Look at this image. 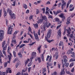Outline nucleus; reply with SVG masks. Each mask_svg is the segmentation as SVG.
Instances as JSON below:
<instances>
[{
  "label": "nucleus",
  "instance_id": "f257e3e1",
  "mask_svg": "<svg viewBox=\"0 0 75 75\" xmlns=\"http://www.w3.org/2000/svg\"><path fill=\"white\" fill-rule=\"evenodd\" d=\"M51 30L50 29L47 32V37H45V39L49 43H50L51 42H52L54 41V40H48L47 38H49L50 37L51 35Z\"/></svg>",
  "mask_w": 75,
  "mask_h": 75
},
{
  "label": "nucleus",
  "instance_id": "f03ea898",
  "mask_svg": "<svg viewBox=\"0 0 75 75\" xmlns=\"http://www.w3.org/2000/svg\"><path fill=\"white\" fill-rule=\"evenodd\" d=\"M42 19H40V20H38V21L37 22V23L38 24H41L42 23L43 21H44V20H45V21L46 22L48 21L47 20V18L46 16H42Z\"/></svg>",
  "mask_w": 75,
  "mask_h": 75
},
{
  "label": "nucleus",
  "instance_id": "7ed1b4c3",
  "mask_svg": "<svg viewBox=\"0 0 75 75\" xmlns=\"http://www.w3.org/2000/svg\"><path fill=\"white\" fill-rule=\"evenodd\" d=\"M4 33V32L2 30H0V41H2L3 39L4 38L3 35Z\"/></svg>",
  "mask_w": 75,
  "mask_h": 75
},
{
  "label": "nucleus",
  "instance_id": "20e7f679",
  "mask_svg": "<svg viewBox=\"0 0 75 75\" xmlns=\"http://www.w3.org/2000/svg\"><path fill=\"white\" fill-rule=\"evenodd\" d=\"M62 4L61 5L62 9L63 10L65 8V6H66L67 5V3L65 2V1L64 0H62Z\"/></svg>",
  "mask_w": 75,
  "mask_h": 75
},
{
  "label": "nucleus",
  "instance_id": "39448f33",
  "mask_svg": "<svg viewBox=\"0 0 75 75\" xmlns=\"http://www.w3.org/2000/svg\"><path fill=\"white\" fill-rule=\"evenodd\" d=\"M62 4L61 5L62 9L63 10L65 8V6H66L67 5V3L65 2V1L64 0H62Z\"/></svg>",
  "mask_w": 75,
  "mask_h": 75
},
{
  "label": "nucleus",
  "instance_id": "423d86ee",
  "mask_svg": "<svg viewBox=\"0 0 75 75\" xmlns=\"http://www.w3.org/2000/svg\"><path fill=\"white\" fill-rule=\"evenodd\" d=\"M7 45L6 44L4 47L3 48V50H2L3 54L6 57H7V55L6 54V52H5L4 50H6V49H7Z\"/></svg>",
  "mask_w": 75,
  "mask_h": 75
},
{
  "label": "nucleus",
  "instance_id": "0eeeda50",
  "mask_svg": "<svg viewBox=\"0 0 75 75\" xmlns=\"http://www.w3.org/2000/svg\"><path fill=\"white\" fill-rule=\"evenodd\" d=\"M13 28H11V26L8 27V34H11V32H13Z\"/></svg>",
  "mask_w": 75,
  "mask_h": 75
},
{
  "label": "nucleus",
  "instance_id": "6e6552de",
  "mask_svg": "<svg viewBox=\"0 0 75 75\" xmlns=\"http://www.w3.org/2000/svg\"><path fill=\"white\" fill-rule=\"evenodd\" d=\"M67 30V33L68 34L67 35L68 36H69V34H71V28H69V29Z\"/></svg>",
  "mask_w": 75,
  "mask_h": 75
},
{
  "label": "nucleus",
  "instance_id": "1a4fd4ad",
  "mask_svg": "<svg viewBox=\"0 0 75 75\" xmlns=\"http://www.w3.org/2000/svg\"><path fill=\"white\" fill-rule=\"evenodd\" d=\"M34 35L35 36V39L36 40H37V41H40L39 38H38V35H37V34H36Z\"/></svg>",
  "mask_w": 75,
  "mask_h": 75
},
{
  "label": "nucleus",
  "instance_id": "9d476101",
  "mask_svg": "<svg viewBox=\"0 0 75 75\" xmlns=\"http://www.w3.org/2000/svg\"><path fill=\"white\" fill-rule=\"evenodd\" d=\"M7 12H8L9 14L10 15H11L12 14H13V12L11 10H10L9 8H8Z\"/></svg>",
  "mask_w": 75,
  "mask_h": 75
},
{
  "label": "nucleus",
  "instance_id": "9b49d317",
  "mask_svg": "<svg viewBox=\"0 0 75 75\" xmlns=\"http://www.w3.org/2000/svg\"><path fill=\"white\" fill-rule=\"evenodd\" d=\"M37 55V54L35 52H33L32 54V56L33 57H35Z\"/></svg>",
  "mask_w": 75,
  "mask_h": 75
},
{
  "label": "nucleus",
  "instance_id": "f8f14e48",
  "mask_svg": "<svg viewBox=\"0 0 75 75\" xmlns=\"http://www.w3.org/2000/svg\"><path fill=\"white\" fill-rule=\"evenodd\" d=\"M64 15L63 14L61 13L60 15H59V17H61V18H62L63 19H65V17L64 16Z\"/></svg>",
  "mask_w": 75,
  "mask_h": 75
},
{
  "label": "nucleus",
  "instance_id": "ddd939ff",
  "mask_svg": "<svg viewBox=\"0 0 75 75\" xmlns=\"http://www.w3.org/2000/svg\"><path fill=\"white\" fill-rule=\"evenodd\" d=\"M65 70V68H63V69L62 70L61 72L60 73V75H62L63 74H65V71H64Z\"/></svg>",
  "mask_w": 75,
  "mask_h": 75
},
{
  "label": "nucleus",
  "instance_id": "4468645a",
  "mask_svg": "<svg viewBox=\"0 0 75 75\" xmlns=\"http://www.w3.org/2000/svg\"><path fill=\"white\" fill-rule=\"evenodd\" d=\"M61 29H60L59 30V31L58 32V34L59 35V37H61Z\"/></svg>",
  "mask_w": 75,
  "mask_h": 75
},
{
  "label": "nucleus",
  "instance_id": "2eb2a0df",
  "mask_svg": "<svg viewBox=\"0 0 75 75\" xmlns=\"http://www.w3.org/2000/svg\"><path fill=\"white\" fill-rule=\"evenodd\" d=\"M71 54H72V55H71V57H72V58H74L75 59V53L74 52H71Z\"/></svg>",
  "mask_w": 75,
  "mask_h": 75
},
{
  "label": "nucleus",
  "instance_id": "dca6fc26",
  "mask_svg": "<svg viewBox=\"0 0 75 75\" xmlns=\"http://www.w3.org/2000/svg\"><path fill=\"white\" fill-rule=\"evenodd\" d=\"M67 21L66 23V24H69V23H70V20H71V19H70V18H68L67 19Z\"/></svg>",
  "mask_w": 75,
  "mask_h": 75
},
{
  "label": "nucleus",
  "instance_id": "f3484780",
  "mask_svg": "<svg viewBox=\"0 0 75 75\" xmlns=\"http://www.w3.org/2000/svg\"><path fill=\"white\" fill-rule=\"evenodd\" d=\"M71 0H69L67 4V8H68L69 6V4L71 3Z\"/></svg>",
  "mask_w": 75,
  "mask_h": 75
},
{
  "label": "nucleus",
  "instance_id": "a211bd4d",
  "mask_svg": "<svg viewBox=\"0 0 75 75\" xmlns=\"http://www.w3.org/2000/svg\"><path fill=\"white\" fill-rule=\"evenodd\" d=\"M33 25L36 28H38V25L37 23L33 24Z\"/></svg>",
  "mask_w": 75,
  "mask_h": 75
},
{
  "label": "nucleus",
  "instance_id": "6ab92c4d",
  "mask_svg": "<svg viewBox=\"0 0 75 75\" xmlns=\"http://www.w3.org/2000/svg\"><path fill=\"white\" fill-rule=\"evenodd\" d=\"M18 54L20 58H22L23 57V55L21 54V52H19Z\"/></svg>",
  "mask_w": 75,
  "mask_h": 75
},
{
  "label": "nucleus",
  "instance_id": "aec40b11",
  "mask_svg": "<svg viewBox=\"0 0 75 75\" xmlns=\"http://www.w3.org/2000/svg\"><path fill=\"white\" fill-rule=\"evenodd\" d=\"M41 57L42 61L44 62V55H43V54H42L41 55Z\"/></svg>",
  "mask_w": 75,
  "mask_h": 75
},
{
  "label": "nucleus",
  "instance_id": "412c9836",
  "mask_svg": "<svg viewBox=\"0 0 75 75\" xmlns=\"http://www.w3.org/2000/svg\"><path fill=\"white\" fill-rule=\"evenodd\" d=\"M6 44V41L4 40L2 44V48H4V45Z\"/></svg>",
  "mask_w": 75,
  "mask_h": 75
},
{
  "label": "nucleus",
  "instance_id": "4be33fe9",
  "mask_svg": "<svg viewBox=\"0 0 75 75\" xmlns=\"http://www.w3.org/2000/svg\"><path fill=\"white\" fill-rule=\"evenodd\" d=\"M64 45V43H63V42L60 41L59 44V46H62V45Z\"/></svg>",
  "mask_w": 75,
  "mask_h": 75
},
{
  "label": "nucleus",
  "instance_id": "5701e85b",
  "mask_svg": "<svg viewBox=\"0 0 75 75\" xmlns=\"http://www.w3.org/2000/svg\"><path fill=\"white\" fill-rule=\"evenodd\" d=\"M56 59H57L58 58V52H57L55 53Z\"/></svg>",
  "mask_w": 75,
  "mask_h": 75
},
{
  "label": "nucleus",
  "instance_id": "b1692460",
  "mask_svg": "<svg viewBox=\"0 0 75 75\" xmlns=\"http://www.w3.org/2000/svg\"><path fill=\"white\" fill-rule=\"evenodd\" d=\"M42 46L40 45L38 48V50L39 53H40V52H41V47Z\"/></svg>",
  "mask_w": 75,
  "mask_h": 75
},
{
  "label": "nucleus",
  "instance_id": "393cba45",
  "mask_svg": "<svg viewBox=\"0 0 75 75\" xmlns=\"http://www.w3.org/2000/svg\"><path fill=\"white\" fill-rule=\"evenodd\" d=\"M28 61H30V59H27L25 61V65H26L27 64H28Z\"/></svg>",
  "mask_w": 75,
  "mask_h": 75
},
{
  "label": "nucleus",
  "instance_id": "a878e982",
  "mask_svg": "<svg viewBox=\"0 0 75 75\" xmlns=\"http://www.w3.org/2000/svg\"><path fill=\"white\" fill-rule=\"evenodd\" d=\"M16 42H16V39H15L14 40H12V43H13L15 44H16Z\"/></svg>",
  "mask_w": 75,
  "mask_h": 75
},
{
  "label": "nucleus",
  "instance_id": "bb28decb",
  "mask_svg": "<svg viewBox=\"0 0 75 75\" xmlns=\"http://www.w3.org/2000/svg\"><path fill=\"white\" fill-rule=\"evenodd\" d=\"M64 65L67 67H68L69 66V63H65L64 64Z\"/></svg>",
  "mask_w": 75,
  "mask_h": 75
},
{
  "label": "nucleus",
  "instance_id": "cd10ccee",
  "mask_svg": "<svg viewBox=\"0 0 75 75\" xmlns=\"http://www.w3.org/2000/svg\"><path fill=\"white\" fill-rule=\"evenodd\" d=\"M46 71H47V69L46 68H44L42 69V74H44V72H46Z\"/></svg>",
  "mask_w": 75,
  "mask_h": 75
},
{
  "label": "nucleus",
  "instance_id": "c85d7f7f",
  "mask_svg": "<svg viewBox=\"0 0 75 75\" xmlns=\"http://www.w3.org/2000/svg\"><path fill=\"white\" fill-rule=\"evenodd\" d=\"M10 16H11L12 19H13V18L15 16V14H14V13H13V14H12L11 15H10Z\"/></svg>",
  "mask_w": 75,
  "mask_h": 75
},
{
  "label": "nucleus",
  "instance_id": "c756f323",
  "mask_svg": "<svg viewBox=\"0 0 75 75\" xmlns=\"http://www.w3.org/2000/svg\"><path fill=\"white\" fill-rule=\"evenodd\" d=\"M33 63L32 62H30L29 63H28V66L30 67L31 65H32Z\"/></svg>",
  "mask_w": 75,
  "mask_h": 75
},
{
  "label": "nucleus",
  "instance_id": "7c9ffc66",
  "mask_svg": "<svg viewBox=\"0 0 75 75\" xmlns=\"http://www.w3.org/2000/svg\"><path fill=\"white\" fill-rule=\"evenodd\" d=\"M23 8H25V9L27 8V5L24 4H23Z\"/></svg>",
  "mask_w": 75,
  "mask_h": 75
},
{
  "label": "nucleus",
  "instance_id": "2f4dec72",
  "mask_svg": "<svg viewBox=\"0 0 75 75\" xmlns=\"http://www.w3.org/2000/svg\"><path fill=\"white\" fill-rule=\"evenodd\" d=\"M13 53L14 57H16V52L13 51Z\"/></svg>",
  "mask_w": 75,
  "mask_h": 75
},
{
  "label": "nucleus",
  "instance_id": "473e14b6",
  "mask_svg": "<svg viewBox=\"0 0 75 75\" xmlns=\"http://www.w3.org/2000/svg\"><path fill=\"white\" fill-rule=\"evenodd\" d=\"M55 21H56V22H58V21H59V19L58 18H55Z\"/></svg>",
  "mask_w": 75,
  "mask_h": 75
},
{
  "label": "nucleus",
  "instance_id": "72a5a7b5",
  "mask_svg": "<svg viewBox=\"0 0 75 75\" xmlns=\"http://www.w3.org/2000/svg\"><path fill=\"white\" fill-rule=\"evenodd\" d=\"M24 46H25V44H23L20 46V48H23Z\"/></svg>",
  "mask_w": 75,
  "mask_h": 75
},
{
  "label": "nucleus",
  "instance_id": "f704fd0d",
  "mask_svg": "<svg viewBox=\"0 0 75 75\" xmlns=\"http://www.w3.org/2000/svg\"><path fill=\"white\" fill-rule=\"evenodd\" d=\"M52 59V56H50L49 60V62H51V61Z\"/></svg>",
  "mask_w": 75,
  "mask_h": 75
},
{
  "label": "nucleus",
  "instance_id": "c9c22d12",
  "mask_svg": "<svg viewBox=\"0 0 75 75\" xmlns=\"http://www.w3.org/2000/svg\"><path fill=\"white\" fill-rule=\"evenodd\" d=\"M74 58H72L70 60H69V62H71L72 61H75V58H74Z\"/></svg>",
  "mask_w": 75,
  "mask_h": 75
},
{
  "label": "nucleus",
  "instance_id": "e433bc0d",
  "mask_svg": "<svg viewBox=\"0 0 75 75\" xmlns=\"http://www.w3.org/2000/svg\"><path fill=\"white\" fill-rule=\"evenodd\" d=\"M38 59L39 63H40L41 62V58H40V57H38Z\"/></svg>",
  "mask_w": 75,
  "mask_h": 75
},
{
  "label": "nucleus",
  "instance_id": "4c0bfd02",
  "mask_svg": "<svg viewBox=\"0 0 75 75\" xmlns=\"http://www.w3.org/2000/svg\"><path fill=\"white\" fill-rule=\"evenodd\" d=\"M47 64L48 65H49L50 67H51V66H52V63H47Z\"/></svg>",
  "mask_w": 75,
  "mask_h": 75
},
{
  "label": "nucleus",
  "instance_id": "58836bf2",
  "mask_svg": "<svg viewBox=\"0 0 75 75\" xmlns=\"http://www.w3.org/2000/svg\"><path fill=\"white\" fill-rule=\"evenodd\" d=\"M33 16L31 15L29 18V20H31V19L33 20Z\"/></svg>",
  "mask_w": 75,
  "mask_h": 75
},
{
  "label": "nucleus",
  "instance_id": "ea45409f",
  "mask_svg": "<svg viewBox=\"0 0 75 75\" xmlns=\"http://www.w3.org/2000/svg\"><path fill=\"white\" fill-rule=\"evenodd\" d=\"M5 74H6V72H0V75H5Z\"/></svg>",
  "mask_w": 75,
  "mask_h": 75
},
{
  "label": "nucleus",
  "instance_id": "a19ab883",
  "mask_svg": "<svg viewBox=\"0 0 75 75\" xmlns=\"http://www.w3.org/2000/svg\"><path fill=\"white\" fill-rule=\"evenodd\" d=\"M29 30L30 32V33H32V31H31V28L30 27H29Z\"/></svg>",
  "mask_w": 75,
  "mask_h": 75
},
{
  "label": "nucleus",
  "instance_id": "79ce46f5",
  "mask_svg": "<svg viewBox=\"0 0 75 75\" xmlns=\"http://www.w3.org/2000/svg\"><path fill=\"white\" fill-rule=\"evenodd\" d=\"M17 60V58H16L14 59V60L13 61V63H15V62H16Z\"/></svg>",
  "mask_w": 75,
  "mask_h": 75
},
{
  "label": "nucleus",
  "instance_id": "37998d69",
  "mask_svg": "<svg viewBox=\"0 0 75 75\" xmlns=\"http://www.w3.org/2000/svg\"><path fill=\"white\" fill-rule=\"evenodd\" d=\"M73 65H74V63H72L70 64L69 67H72Z\"/></svg>",
  "mask_w": 75,
  "mask_h": 75
},
{
  "label": "nucleus",
  "instance_id": "c03bdc74",
  "mask_svg": "<svg viewBox=\"0 0 75 75\" xmlns=\"http://www.w3.org/2000/svg\"><path fill=\"white\" fill-rule=\"evenodd\" d=\"M53 13H54V14L55 16H57V15L58 14V13H57V12H56L55 11H54Z\"/></svg>",
  "mask_w": 75,
  "mask_h": 75
},
{
  "label": "nucleus",
  "instance_id": "a18cd8bd",
  "mask_svg": "<svg viewBox=\"0 0 75 75\" xmlns=\"http://www.w3.org/2000/svg\"><path fill=\"white\" fill-rule=\"evenodd\" d=\"M67 61V60L66 58H64V62L65 63H66Z\"/></svg>",
  "mask_w": 75,
  "mask_h": 75
},
{
  "label": "nucleus",
  "instance_id": "49530a36",
  "mask_svg": "<svg viewBox=\"0 0 75 75\" xmlns=\"http://www.w3.org/2000/svg\"><path fill=\"white\" fill-rule=\"evenodd\" d=\"M7 62H5L4 63V67L5 68V67H7Z\"/></svg>",
  "mask_w": 75,
  "mask_h": 75
},
{
  "label": "nucleus",
  "instance_id": "de8ad7c7",
  "mask_svg": "<svg viewBox=\"0 0 75 75\" xmlns=\"http://www.w3.org/2000/svg\"><path fill=\"white\" fill-rule=\"evenodd\" d=\"M57 14H58V13H61V11L59 10L57 11Z\"/></svg>",
  "mask_w": 75,
  "mask_h": 75
},
{
  "label": "nucleus",
  "instance_id": "09e8293b",
  "mask_svg": "<svg viewBox=\"0 0 75 75\" xmlns=\"http://www.w3.org/2000/svg\"><path fill=\"white\" fill-rule=\"evenodd\" d=\"M34 58V57L32 56V57L30 58V60L31 62H32V61H33V58Z\"/></svg>",
  "mask_w": 75,
  "mask_h": 75
},
{
  "label": "nucleus",
  "instance_id": "8fccbe9b",
  "mask_svg": "<svg viewBox=\"0 0 75 75\" xmlns=\"http://www.w3.org/2000/svg\"><path fill=\"white\" fill-rule=\"evenodd\" d=\"M31 67H29L28 68V72H30V71H31Z\"/></svg>",
  "mask_w": 75,
  "mask_h": 75
},
{
  "label": "nucleus",
  "instance_id": "3c124183",
  "mask_svg": "<svg viewBox=\"0 0 75 75\" xmlns=\"http://www.w3.org/2000/svg\"><path fill=\"white\" fill-rule=\"evenodd\" d=\"M42 10L43 11V13L44 14L45 13V8H43L42 9Z\"/></svg>",
  "mask_w": 75,
  "mask_h": 75
},
{
  "label": "nucleus",
  "instance_id": "603ef678",
  "mask_svg": "<svg viewBox=\"0 0 75 75\" xmlns=\"http://www.w3.org/2000/svg\"><path fill=\"white\" fill-rule=\"evenodd\" d=\"M58 22V24H61V23H62V21H59Z\"/></svg>",
  "mask_w": 75,
  "mask_h": 75
},
{
  "label": "nucleus",
  "instance_id": "864d4df0",
  "mask_svg": "<svg viewBox=\"0 0 75 75\" xmlns=\"http://www.w3.org/2000/svg\"><path fill=\"white\" fill-rule=\"evenodd\" d=\"M13 4L12 5L13 6H14L16 5V1H14L13 2Z\"/></svg>",
  "mask_w": 75,
  "mask_h": 75
},
{
  "label": "nucleus",
  "instance_id": "5fc2aeb1",
  "mask_svg": "<svg viewBox=\"0 0 75 75\" xmlns=\"http://www.w3.org/2000/svg\"><path fill=\"white\" fill-rule=\"evenodd\" d=\"M71 72H74V67H73L71 70Z\"/></svg>",
  "mask_w": 75,
  "mask_h": 75
},
{
  "label": "nucleus",
  "instance_id": "6e6d98bb",
  "mask_svg": "<svg viewBox=\"0 0 75 75\" xmlns=\"http://www.w3.org/2000/svg\"><path fill=\"white\" fill-rule=\"evenodd\" d=\"M74 10V7H73V8L70 9V11H73Z\"/></svg>",
  "mask_w": 75,
  "mask_h": 75
},
{
  "label": "nucleus",
  "instance_id": "4d7b16f0",
  "mask_svg": "<svg viewBox=\"0 0 75 75\" xmlns=\"http://www.w3.org/2000/svg\"><path fill=\"white\" fill-rule=\"evenodd\" d=\"M50 57V56L48 55L47 56V58L46 59V61H47L48 60V59H49V58Z\"/></svg>",
  "mask_w": 75,
  "mask_h": 75
},
{
  "label": "nucleus",
  "instance_id": "13d9d810",
  "mask_svg": "<svg viewBox=\"0 0 75 75\" xmlns=\"http://www.w3.org/2000/svg\"><path fill=\"white\" fill-rule=\"evenodd\" d=\"M72 7H73V5H72V4H71L69 6V8H72Z\"/></svg>",
  "mask_w": 75,
  "mask_h": 75
},
{
  "label": "nucleus",
  "instance_id": "bf43d9fd",
  "mask_svg": "<svg viewBox=\"0 0 75 75\" xmlns=\"http://www.w3.org/2000/svg\"><path fill=\"white\" fill-rule=\"evenodd\" d=\"M74 37V35L73 34H71L70 35V37L71 38H72Z\"/></svg>",
  "mask_w": 75,
  "mask_h": 75
},
{
  "label": "nucleus",
  "instance_id": "052dcab7",
  "mask_svg": "<svg viewBox=\"0 0 75 75\" xmlns=\"http://www.w3.org/2000/svg\"><path fill=\"white\" fill-rule=\"evenodd\" d=\"M8 59L9 60H10L11 59V56H10L9 55H8Z\"/></svg>",
  "mask_w": 75,
  "mask_h": 75
},
{
  "label": "nucleus",
  "instance_id": "680f3d73",
  "mask_svg": "<svg viewBox=\"0 0 75 75\" xmlns=\"http://www.w3.org/2000/svg\"><path fill=\"white\" fill-rule=\"evenodd\" d=\"M23 42L24 43H28L29 42L25 40V41H23Z\"/></svg>",
  "mask_w": 75,
  "mask_h": 75
},
{
  "label": "nucleus",
  "instance_id": "e2e57ef3",
  "mask_svg": "<svg viewBox=\"0 0 75 75\" xmlns=\"http://www.w3.org/2000/svg\"><path fill=\"white\" fill-rule=\"evenodd\" d=\"M30 11H29V10H27L26 12V14H28V13H29V12Z\"/></svg>",
  "mask_w": 75,
  "mask_h": 75
},
{
  "label": "nucleus",
  "instance_id": "0e129e2a",
  "mask_svg": "<svg viewBox=\"0 0 75 75\" xmlns=\"http://www.w3.org/2000/svg\"><path fill=\"white\" fill-rule=\"evenodd\" d=\"M19 65V64L18 63H17L16 64V68H17V67H18V65Z\"/></svg>",
  "mask_w": 75,
  "mask_h": 75
},
{
  "label": "nucleus",
  "instance_id": "69168bd1",
  "mask_svg": "<svg viewBox=\"0 0 75 75\" xmlns=\"http://www.w3.org/2000/svg\"><path fill=\"white\" fill-rule=\"evenodd\" d=\"M61 25H58L57 27V29H58V28H59V27H61Z\"/></svg>",
  "mask_w": 75,
  "mask_h": 75
},
{
  "label": "nucleus",
  "instance_id": "338daca9",
  "mask_svg": "<svg viewBox=\"0 0 75 75\" xmlns=\"http://www.w3.org/2000/svg\"><path fill=\"white\" fill-rule=\"evenodd\" d=\"M53 74H54V75H57V73L56 72H54Z\"/></svg>",
  "mask_w": 75,
  "mask_h": 75
},
{
  "label": "nucleus",
  "instance_id": "774afa93",
  "mask_svg": "<svg viewBox=\"0 0 75 75\" xmlns=\"http://www.w3.org/2000/svg\"><path fill=\"white\" fill-rule=\"evenodd\" d=\"M24 75H28V73L26 72L24 74Z\"/></svg>",
  "mask_w": 75,
  "mask_h": 75
}]
</instances>
